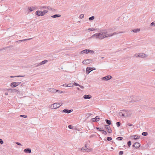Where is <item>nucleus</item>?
<instances>
[{"label": "nucleus", "mask_w": 155, "mask_h": 155, "mask_svg": "<svg viewBox=\"0 0 155 155\" xmlns=\"http://www.w3.org/2000/svg\"><path fill=\"white\" fill-rule=\"evenodd\" d=\"M94 52L93 51L90 49H85L84 50L81 52V54H88L90 53L91 54H93L94 53Z\"/></svg>", "instance_id": "obj_5"}, {"label": "nucleus", "mask_w": 155, "mask_h": 155, "mask_svg": "<svg viewBox=\"0 0 155 155\" xmlns=\"http://www.w3.org/2000/svg\"><path fill=\"white\" fill-rule=\"evenodd\" d=\"M31 38H28L27 39H23L22 40H19L17 41V42H21L22 41H25L31 39Z\"/></svg>", "instance_id": "obj_29"}, {"label": "nucleus", "mask_w": 155, "mask_h": 155, "mask_svg": "<svg viewBox=\"0 0 155 155\" xmlns=\"http://www.w3.org/2000/svg\"><path fill=\"white\" fill-rule=\"evenodd\" d=\"M4 142L3 140L2 139H0V143L1 144H2Z\"/></svg>", "instance_id": "obj_45"}, {"label": "nucleus", "mask_w": 155, "mask_h": 155, "mask_svg": "<svg viewBox=\"0 0 155 155\" xmlns=\"http://www.w3.org/2000/svg\"><path fill=\"white\" fill-rule=\"evenodd\" d=\"M112 77L110 75H108L105 77H104L101 78L102 81H107L111 78Z\"/></svg>", "instance_id": "obj_10"}, {"label": "nucleus", "mask_w": 155, "mask_h": 155, "mask_svg": "<svg viewBox=\"0 0 155 155\" xmlns=\"http://www.w3.org/2000/svg\"><path fill=\"white\" fill-rule=\"evenodd\" d=\"M94 16H91L89 18V20H93L94 19Z\"/></svg>", "instance_id": "obj_31"}, {"label": "nucleus", "mask_w": 155, "mask_h": 155, "mask_svg": "<svg viewBox=\"0 0 155 155\" xmlns=\"http://www.w3.org/2000/svg\"><path fill=\"white\" fill-rule=\"evenodd\" d=\"M132 114V112L131 111L128 110H125L123 111V112H121L119 113L120 116H122L124 117H127L130 116Z\"/></svg>", "instance_id": "obj_2"}, {"label": "nucleus", "mask_w": 155, "mask_h": 155, "mask_svg": "<svg viewBox=\"0 0 155 155\" xmlns=\"http://www.w3.org/2000/svg\"><path fill=\"white\" fill-rule=\"evenodd\" d=\"M67 87H73V85H72V84L70 83V84H68L66 86Z\"/></svg>", "instance_id": "obj_36"}, {"label": "nucleus", "mask_w": 155, "mask_h": 155, "mask_svg": "<svg viewBox=\"0 0 155 155\" xmlns=\"http://www.w3.org/2000/svg\"><path fill=\"white\" fill-rule=\"evenodd\" d=\"M132 138H134L135 140H136L139 138V136L137 135L132 136L131 137Z\"/></svg>", "instance_id": "obj_27"}, {"label": "nucleus", "mask_w": 155, "mask_h": 155, "mask_svg": "<svg viewBox=\"0 0 155 155\" xmlns=\"http://www.w3.org/2000/svg\"><path fill=\"white\" fill-rule=\"evenodd\" d=\"M125 32L124 31H120L119 32H114L113 33H108V37H111L113 35H116L120 33H124Z\"/></svg>", "instance_id": "obj_9"}, {"label": "nucleus", "mask_w": 155, "mask_h": 155, "mask_svg": "<svg viewBox=\"0 0 155 155\" xmlns=\"http://www.w3.org/2000/svg\"><path fill=\"white\" fill-rule=\"evenodd\" d=\"M123 139V137H117L116 139L118 140H121Z\"/></svg>", "instance_id": "obj_37"}, {"label": "nucleus", "mask_w": 155, "mask_h": 155, "mask_svg": "<svg viewBox=\"0 0 155 155\" xmlns=\"http://www.w3.org/2000/svg\"><path fill=\"white\" fill-rule=\"evenodd\" d=\"M77 89L78 90H80V88H77Z\"/></svg>", "instance_id": "obj_60"}, {"label": "nucleus", "mask_w": 155, "mask_h": 155, "mask_svg": "<svg viewBox=\"0 0 155 155\" xmlns=\"http://www.w3.org/2000/svg\"><path fill=\"white\" fill-rule=\"evenodd\" d=\"M140 31V29L138 28L134 29L133 30L131 31H133L134 33H137L139 32Z\"/></svg>", "instance_id": "obj_26"}, {"label": "nucleus", "mask_w": 155, "mask_h": 155, "mask_svg": "<svg viewBox=\"0 0 155 155\" xmlns=\"http://www.w3.org/2000/svg\"><path fill=\"white\" fill-rule=\"evenodd\" d=\"M20 117H23L25 118H26L27 117V116L25 115H20Z\"/></svg>", "instance_id": "obj_41"}, {"label": "nucleus", "mask_w": 155, "mask_h": 155, "mask_svg": "<svg viewBox=\"0 0 155 155\" xmlns=\"http://www.w3.org/2000/svg\"><path fill=\"white\" fill-rule=\"evenodd\" d=\"M111 149H113V148L112 147H111Z\"/></svg>", "instance_id": "obj_61"}, {"label": "nucleus", "mask_w": 155, "mask_h": 155, "mask_svg": "<svg viewBox=\"0 0 155 155\" xmlns=\"http://www.w3.org/2000/svg\"><path fill=\"white\" fill-rule=\"evenodd\" d=\"M92 121H93V122L96 121H95V118H93L92 119Z\"/></svg>", "instance_id": "obj_55"}, {"label": "nucleus", "mask_w": 155, "mask_h": 155, "mask_svg": "<svg viewBox=\"0 0 155 155\" xmlns=\"http://www.w3.org/2000/svg\"><path fill=\"white\" fill-rule=\"evenodd\" d=\"M105 121H106V123L107 124H108L109 125L111 124V121L109 120L106 119L105 120Z\"/></svg>", "instance_id": "obj_30"}, {"label": "nucleus", "mask_w": 155, "mask_h": 155, "mask_svg": "<svg viewBox=\"0 0 155 155\" xmlns=\"http://www.w3.org/2000/svg\"><path fill=\"white\" fill-rule=\"evenodd\" d=\"M115 28L114 27L110 28L108 29L107 30H106L107 31L108 33H110V32H112L115 31Z\"/></svg>", "instance_id": "obj_16"}, {"label": "nucleus", "mask_w": 155, "mask_h": 155, "mask_svg": "<svg viewBox=\"0 0 155 155\" xmlns=\"http://www.w3.org/2000/svg\"><path fill=\"white\" fill-rule=\"evenodd\" d=\"M150 26H155V21H153L152 22L150 25Z\"/></svg>", "instance_id": "obj_33"}, {"label": "nucleus", "mask_w": 155, "mask_h": 155, "mask_svg": "<svg viewBox=\"0 0 155 155\" xmlns=\"http://www.w3.org/2000/svg\"><path fill=\"white\" fill-rule=\"evenodd\" d=\"M48 60H45L41 61L40 63H38L37 64V65H36V66H39L41 65L44 64L46 63H47L48 62Z\"/></svg>", "instance_id": "obj_14"}, {"label": "nucleus", "mask_w": 155, "mask_h": 155, "mask_svg": "<svg viewBox=\"0 0 155 155\" xmlns=\"http://www.w3.org/2000/svg\"><path fill=\"white\" fill-rule=\"evenodd\" d=\"M154 71H155V70H154Z\"/></svg>", "instance_id": "obj_64"}, {"label": "nucleus", "mask_w": 155, "mask_h": 155, "mask_svg": "<svg viewBox=\"0 0 155 155\" xmlns=\"http://www.w3.org/2000/svg\"><path fill=\"white\" fill-rule=\"evenodd\" d=\"M112 139V138L111 137H108L107 138V140L108 141H110V140H111Z\"/></svg>", "instance_id": "obj_44"}, {"label": "nucleus", "mask_w": 155, "mask_h": 155, "mask_svg": "<svg viewBox=\"0 0 155 155\" xmlns=\"http://www.w3.org/2000/svg\"><path fill=\"white\" fill-rule=\"evenodd\" d=\"M142 134L143 136H146L147 135L148 133L147 132H143L142 133Z\"/></svg>", "instance_id": "obj_35"}, {"label": "nucleus", "mask_w": 155, "mask_h": 155, "mask_svg": "<svg viewBox=\"0 0 155 155\" xmlns=\"http://www.w3.org/2000/svg\"><path fill=\"white\" fill-rule=\"evenodd\" d=\"M88 30H89L91 31H94L95 30V29H94V28H90L88 29Z\"/></svg>", "instance_id": "obj_34"}, {"label": "nucleus", "mask_w": 155, "mask_h": 155, "mask_svg": "<svg viewBox=\"0 0 155 155\" xmlns=\"http://www.w3.org/2000/svg\"><path fill=\"white\" fill-rule=\"evenodd\" d=\"M92 70H91V68H89L87 67L86 68V72L87 74H89L91 71H92Z\"/></svg>", "instance_id": "obj_24"}, {"label": "nucleus", "mask_w": 155, "mask_h": 155, "mask_svg": "<svg viewBox=\"0 0 155 155\" xmlns=\"http://www.w3.org/2000/svg\"><path fill=\"white\" fill-rule=\"evenodd\" d=\"M16 143L18 145H20V146H22L21 144L19 142H16Z\"/></svg>", "instance_id": "obj_48"}, {"label": "nucleus", "mask_w": 155, "mask_h": 155, "mask_svg": "<svg viewBox=\"0 0 155 155\" xmlns=\"http://www.w3.org/2000/svg\"><path fill=\"white\" fill-rule=\"evenodd\" d=\"M16 77L19 78V77H22V76H21V75H18V76H16Z\"/></svg>", "instance_id": "obj_51"}, {"label": "nucleus", "mask_w": 155, "mask_h": 155, "mask_svg": "<svg viewBox=\"0 0 155 155\" xmlns=\"http://www.w3.org/2000/svg\"><path fill=\"white\" fill-rule=\"evenodd\" d=\"M36 9V7L35 6H32L28 8V9L31 12L34 10Z\"/></svg>", "instance_id": "obj_23"}, {"label": "nucleus", "mask_w": 155, "mask_h": 155, "mask_svg": "<svg viewBox=\"0 0 155 155\" xmlns=\"http://www.w3.org/2000/svg\"><path fill=\"white\" fill-rule=\"evenodd\" d=\"M68 127L70 129H72L73 127V126L71 125H69L68 126Z\"/></svg>", "instance_id": "obj_43"}, {"label": "nucleus", "mask_w": 155, "mask_h": 155, "mask_svg": "<svg viewBox=\"0 0 155 155\" xmlns=\"http://www.w3.org/2000/svg\"><path fill=\"white\" fill-rule=\"evenodd\" d=\"M123 154V152L122 151H120L119 152V154L120 155H122Z\"/></svg>", "instance_id": "obj_46"}, {"label": "nucleus", "mask_w": 155, "mask_h": 155, "mask_svg": "<svg viewBox=\"0 0 155 155\" xmlns=\"http://www.w3.org/2000/svg\"><path fill=\"white\" fill-rule=\"evenodd\" d=\"M49 10L48 9H46L45 10H44L42 12V14H43V16L45 14H46L49 11Z\"/></svg>", "instance_id": "obj_25"}, {"label": "nucleus", "mask_w": 155, "mask_h": 155, "mask_svg": "<svg viewBox=\"0 0 155 155\" xmlns=\"http://www.w3.org/2000/svg\"><path fill=\"white\" fill-rule=\"evenodd\" d=\"M81 150L84 152H88L91 151V149L90 147H87L86 145L85 147L82 148Z\"/></svg>", "instance_id": "obj_7"}, {"label": "nucleus", "mask_w": 155, "mask_h": 155, "mask_svg": "<svg viewBox=\"0 0 155 155\" xmlns=\"http://www.w3.org/2000/svg\"><path fill=\"white\" fill-rule=\"evenodd\" d=\"M117 126V127H119L120 126V123L119 122H117L116 123Z\"/></svg>", "instance_id": "obj_42"}, {"label": "nucleus", "mask_w": 155, "mask_h": 155, "mask_svg": "<svg viewBox=\"0 0 155 155\" xmlns=\"http://www.w3.org/2000/svg\"><path fill=\"white\" fill-rule=\"evenodd\" d=\"M42 13V11H37L35 12L36 14L39 16H43V14Z\"/></svg>", "instance_id": "obj_19"}, {"label": "nucleus", "mask_w": 155, "mask_h": 155, "mask_svg": "<svg viewBox=\"0 0 155 155\" xmlns=\"http://www.w3.org/2000/svg\"><path fill=\"white\" fill-rule=\"evenodd\" d=\"M67 85L66 84H64L63 85V86H64V87H67L66 86Z\"/></svg>", "instance_id": "obj_58"}, {"label": "nucleus", "mask_w": 155, "mask_h": 155, "mask_svg": "<svg viewBox=\"0 0 155 155\" xmlns=\"http://www.w3.org/2000/svg\"><path fill=\"white\" fill-rule=\"evenodd\" d=\"M61 16V15H58V14H56V15H54L53 16H51V17L52 18H56V17H60Z\"/></svg>", "instance_id": "obj_28"}, {"label": "nucleus", "mask_w": 155, "mask_h": 155, "mask_svg": "<svg viewBox=\"0 0 155 155\" xmlns=\"http://www.w3.org/2000/svg\"><path fill=\"white\" fill-rule=\"evenodd\" d=\"M73 84H74V85H75L76 86H79V85L78 84L75 83H74Z\"/></svg>", "instance_id": "obj_47"}, {"label": "nucleus", "mask_w": 155, "mask_h": 155, "mask_svg": "<svg viewBox=\"0 0 155 155\" xmlns=\"http://www.w3.org/2000/svg\"><path fill=\"white\" fill-rule=\"evenodd\" d=\"M127 125L129 126H133L134 125L133 124H128Z\"/></svg>", "instance_id": "obj_50"}, {"label": "nucleus", "mask_w": 155, "mask_h": 155, "mask_svg": "<svg viewBox=\"0 0 155 155\" xmlns=\"http://www.w3.org/2000/svg\"><path fill=\"white\" fill-rule=\"evenodd\" d=\"M81 88H84V86H81V85H79V86Z\"/></svg>", "instance_id": "obj_54"}, {"label": "nucleus", "mask_w": 155, "mask_h": 155, "mask_svg": "<svg viewBox=\"0 0 155 155\" xmlns=\"http://www.w3.org/2000/svg\"><path fill=\"white\" fill-rule=\"evenodd\" d=\"M24 152L26 153H31V150L30 148H27L24 150Z\"/></svg>", "instance_id": "obj_21"}, {"label": "nucleus", "mask_w": 155, "mask_h": 155, "mask_svg": "<svg viewBox=\"0 0 155 155\" xmlns=\"http://www.w3.org/2000/svg\"><path fill=\"white\" fill-rule=\"evenodd\" d=\"M105 128L107 130V131L109 133H112V131L109 125H106Z\"/></svg>", "instance_id": "obj_17"}, {"label": "nucleus", "mask_w": 155, "mask_h": 155, "mask_svg": "<svg viewBox=\"0 0 155 155\" xmlns=\"http://www.w3.org/2000/svg\"><path fill=\"white\" fill-rule=\"evenodd\" d=\"M59 92V90H56V92Z\"/></svg>", "instance_id": "obj_59"}, {"label": "nucleus", "mask_w": 155, "mask_h": 155, "mask_svg": "<svg viewBox=\"0 0 155 155\" xmlns=\"http://www.w3.org/2000/svg\"><path fill=\"white\" fill-rule=\"evenodd\" d=\"M83 97L85 99H89L91 97V96L90 94L84 95V96Z\"/></svg>", "instance_id": "obj_22"}, {"label": "nucleus", "mask_w": 155, "mask_h": 155, "mask_svg": "<svg viewBox=\"0 0 155 155\" xmlns=\"http://www.w3.org/2000/svg\"><path fill=\"white\" fill-rule=\"evenodd\" d=\"M104 57H103L102 58H104Z\"/></svg>", "instance_id": "obj_62"}, {"label": "nucleus", "mask_w": 155, "mask_h": 155, "mask_svg": "<svg viewBox=\"0 0 155 155\" xmlns=\"http://www.w3.org/2000/svg\"><path fill=\"white\" fill-rule=\"evenodd\" d=\"M84 14H81L80 15V18H84Z\"/></svg>", "instance_id": "obj_40"}, {"label": "nucleus", "mask_w": 155, "mask_h": 155, "mask_svg": "<svg viewBox=\"0 0 155 155\" xmlns=\"http://www.w3.org/2000/svg\"><path fill=\"white\" fill-rule=\"evenodd\" d=\"M73 111L72 109L71 110H68L67 109H65L64 110H63L62 112V113H66L67 114H69L71 112H72Z\"/></svg>", "instance_id": "obj_13"}, {"label": "nucleus", "mask_w": 155, "mask_h": 155, "mask_svg": "<svg viewBox=\"0 0 155 155\" xmlns=\"http://www.w3.org/2000/svg\"><path fill=\"white\" fill-rule=\"evenodd\" d=\"M107 37H108V33L106 30H105L93 35L89 38H95L96 39L101 40Z\"/></svg>", "instance_id": "obj_1"}, {"label": "nucleus", "mask_w": 155, "mask_h": 155, "mask_svg": "<svg viewBox=\"0 0 155 155\" xmlns=\"http://www.w3.org/2000/svg\"><path fill=\"white\" fill-rule=\"evenodd\" d=\"M21 82H12L10 84V86L12 88L15 87L17 86Z\"/></svg>", "instance_id": "obj_11"}, {"label": "nucleus", "mask_w": 155, "mask_h": 155, "mask_svg": "<svg viewBox=\"0 0 155 155\" xmlns=\"http://www.w3.org/2000/svg\"><path fill=\"white\" fill-rule=\"evenodd\" d=\"M7 90L9 92L12 93V92H16L18 91V90L15 89L9 88Z\"/></svg>", "instance_id": "obj_18"}, {"label": "nucleus", "mask_w": 155, "mask_h": 155, "mask_svg": "<svg viewBox=\"0 0 155 155\" xmlns=\"http://www.w3.org/2000/svg\"><path fill=\"white\" fill-rule=\"evenodd\" d=\"M127 144L129 147H130L131 145V142L130 141H129L127 143Z\"/></svg>", "instance_id": "obj_39"}, {"label": "nucleus", "mask_w": 155, "mask_h": 155, "mask_svg": "<svg viewBox=\"0 0 155 155\" xmlns=\"http://www.w3.org/2000/svg\"><path fill=\"white\" fill-rule=\"evenodd\" d=\"M91 68V70H95L96 69L95 68Z\"/></svg>", "instance_id": "obj_49"}, {"label": "nucleus", "mask_w": 155, "mask_h": 155, "mask_svg": "<svg viewBox=\"0 0 155 155\" xmlns=\"http://www.w3.org/2000/svg\"><path fill=\"white\" fill-rule=\"evenodd\" d=\"M140 146V143L137 142L135 143L134 145H133V147H134L135 148L137 149Z\"/></svg>", "instance_id": "obj_15"}, {"label": "nucleus", "mask_w": 155, "mask_h": 155, "mask_svg": "<svg viewBox=\"0 0 155 155\" xmlns=\"http://www.w3.org/2000/svg\"><path fill=\"white\" fill-rule=\"evenodd\" d=\"M130 100L129 102L130 103H132L135 102L136 101H137L138 100V99H137V97L135 96H131L130 97Z\"/></svg>", "instance_id": "obj_6"}, {"label": "nucleus", "mask_w": 155, "mask_h": 155, "mask_svg": "<svg viewBox=\"0 0 155 155\" xmlns=\"http://www.w3.org/2000/svg\"><path fill=\"white\" fill-rule=\"evenodd\" d=\"M101 131L102 132V134H104V135H106L107 134V132L104 130H101Z\"/></svg>", "instance_id": "obj_38"}, {"label": "nucleus", "mask_w": 155, "mask_h": 155, "mask_svg": "<svg viewBox=\"0 0 155 155\" xmlns=\"http://www.w3.org/2000/svg\"><path fill=\"white\" fill-rule=\"evenodd\" d=\"M48 91L52 93H55L56 92V89L54 88H49L47 90Z\"/></svg>", "instance_id": "obj_20"}, {"label": "nucleus", "mask_w": 155, "mask_h": 155, "mask_svg": "<svg viewBox=\"0 0 155 155\" xmlns=\"http://www.w3.org/2000/svg\"><path fill=\"white\" fill-rule=\"evenodd\" d=\"M40 8L41 9H48L49 11H54V9L52 8L50 6H41Z\"/></svg>", "instance_id": "obj_8"}, {"label": "nucleus", "mask_w": 155, "mask_h": 155, "mask_svg": "<svg viewBox=\"0 0 155 155\" xmlns=\"http://www.w3.org/2000/svg\"><path fill=\"white\" fill-rule=\"evenodd\" d=\"M134 56L137 58L140 57L142 58H145L148 56V54L143 53H139L135 54Z\"/></svg>", "instance_id": "obj_3"}, {"label": "nucleus", "mask_w": 155, "mask_h": 155, "mask_svg": "<svg viewBox=\"0 0 155 155\" xmlns=\"http://www.w3.org/2000/svg\"><path fill=\"white\" fill-rule=\"evenodd\" d=\"M95 118V121H98L100 119L99 117H98L97 116H96Z\"/></svg>", "instance_id": "obj_32"}, {"label": "nucleus", "mask_w": 155, "mask_h": 155, "mask_svg": "<svg viewBox=\"0 0 155 155\" xmlns=\"http://www.w3.org/2000/svg\"><path fill=\"white\" fill-rule=\"evenodd\" d=\"M60 93H64V92L62 91H59V92Z\"/></svg>", "instance_id": "obj_57"}, {"label": "nucleus", "mask_w": 155, "mask_h": 155, "mask_svg": "<svg viewBox=\"0 0 155 155\" xmlns=\"http://www.w3.org/2000/svg\"><path fill=\"white\" fill-rule=\"evenodd\" d=\"M5 94L6 96L8 95V92H5Z\"/></svg>", "instance_id": "obj_52"}, {"label": "nucleus", "mask_w": 155, "mask_h": 155, "mask_svg": "<svg viewBox=\"0 0 155 155\" xmlns=\"http://www.w3.org/2000/svg\"><path fill=\"white\" fill-rule=\"evenodd\" d=\"M97 129L99 131H101V129L100 128L97 127Z\"/></svg>", "instance_id": "obj_53"}, {"label": "nucleus", "mask_w": 155, "mask_h": 155, "mask_svg": "<svg viewBox=\"0 0 155 155\" xmlns=\"http://www.w3.org/2000/svg\"><path fill=\"white\" fill-rule=\"evenodd\" d=\"M92 62V60L90 59H87L86 60H84L82 63L84 64H90Z\"/></svg>", "instance_id": "obj_12"}, {"label": "nucleus", "mask_w": 155, "mask_h": 155, "mask_svg": "<svg viewBox=\"0 0 155 155\" xmlns=\"http://www.w3.org/2000/svg\"><path fill=\"white\" fill-rule=\"evenodd\" d=\"M60 103H55L50 106V108L52 109H55L59 107L61 105H60Z\"/></svg>", "instance_id": "obj_4"}, {"label": "nucleus", "mask_w": 155, "mask_h": 155, "mask_svg": "<svg viewBox=\"0 0 155 155\" xmlns=\"http://www.w3.org/2000/svg\"><path fill=\"white\" fill-rule=\"evenodd\" d=\"M15 77H16V76H11L10 78H13Z\"/></svg>", "instance_id": "obj_56"}, {"label": "nucleus", "mask_w": 155, "mask_h": 155, "mask_svg": "<svg viewBox=\"0 0 155 155\" xmlns=\"http://www.w3.org/2000/svg\"><path fill=\"white\" fill-rule=\"evenodd\" d=\"M62 104H61V103H60V105H62Z\"/></svg>", "instance_id": "obj_63"}]
</instances>
